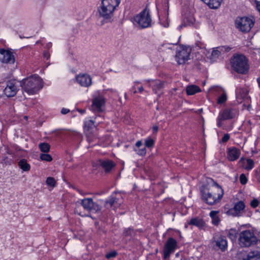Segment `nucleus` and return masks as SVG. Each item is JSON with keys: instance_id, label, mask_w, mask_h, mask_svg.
Returning <instances> with one entry per match:
<instances>
[{"instance_id": "39", "label": "nucleus", "mask_w": 260, "mask_h": 260, "mask_svg": "<svg viewBox=\"0 0 260 260\" xmlns=\"http://www.w3.org/2000/svg\"><path fill=\"white\" fill-rule=\"evenodd\" d=\"M40 158L42 160L51 161L52 159V156L48 154L42 153L40 154Z\"/></svg>"}, {"instance_id": "50", "label": "nucleus", "mask_w": 260, "mask_h": 260, "mask_svg": "<svg viewBox=\"0 0 260 260\" xmlns=\"http://www.w3.org/2000/svg\"><path fill=\"white\" fill-rule=\"evenodd\" d=\"M256 8L257 10L260 12V2H258L256 3Z\"/></svg>"}, {"instance_id": "24", "label": "nucleus", "mask_w": 260, "mask_h": 260, "mask_svg": "<svg viewBox=\"0 0 260 260\" xmlns=\"http://www.w3.org/2000/svg\"><path fill=\"white\" fill-rule=\"evenodd\" d=\"M136 231L131 228L125 229L123 232V238L125 239V242H127V239L130 240L135 237L136 235Z\"/></svg>"}, {"instance_id": "37", "label": "nucleus", "mask_w": 260, "mask_h": 260, "mask_svg": "<svg viewBox=\"0 0 260 260\" xmlns=\"http://www.w3.org/2000/svg\"><path fill=\"white\" fill-rule=\"evenodd\" d=\"M227 100V96L225 91H223V93L219 96L217 100V104H222L225 103Z\"/></svg>"}, {"instance_id": "8", "label": "nucleus", "mask_w": 260, "mask_h": 260, "mask_svg": "<svg viewBox=\"0 0 260 260\" xmlns=\"http://www.w3.org/2000/svg\"><path fill=\"white\" fill-rule=\"evenodd\" d=\"M135 24L141 28H144L150 26L151 19L149 13L146 10H143L139 15L134 17Z\"/></svg>"}, {"instance_id": "56", "label": "nucleus", "mask_w": 260, "mask_h": 260, "mask_svg": "<svg viewBox=\"0 0 260 260\" xmlns=\"http://www.w3.org/2000/svg\"><path fill=\"white\" fill-rule=\"evenodd\" d=\"M182 26H183V24H181V25H179V27H178L179 29H180L182 28Z\"/></svg>"}, {"instance_id": "48", "label": "nucleus", "mask_w": 260, "mask_h": 260, "mask_svg": "<svg viewBox=\"0 0 260 260\" xmlns=\"http://www.w3.org/2000/svg\"><path fill=\"white\" fill-rule=\"evenodd\" d=\"M43 56L45 58H46L47 59H48L50 57V54L48 52H44L43 53Z\"/></svg>"}, {"instance_id": "41", "label": "nucleus", "mask_w": 260, "mask_h": 260, "mask_svg": "<svg viewBox=\"0 0 260 260\" xmlns=\"http://www.w3.org/2000/svg\"><path fill=\"white\" fill-rule=\"evenodd\" d=\"M117 255V252L115 251H111V252L107 253L105 257L107 259H110L111 258L115 257Z\"/></svg>"}, {"instance_id": "7", "label": "nucleus", "mask_w": 260, "mask_h": 260, "mask_svg": "<svg viewBox=\"0 0 260 260\" xmlns=\"http://www.w3.org/2000/svg\"><path fill=\"white\" fill-rule=\"evenodd\" d=\"M254 23V21L247 17H237L235 20L236 28L243 32L249 31Z\"/></svg>"}, {"instance_id": "23", "label": "nucleus", "mask_w": 260, "mask_h": 260, "mask_svg": "<svg viewBox=\"0 0 260 260\" xmlns=\"http://www.w3.org/2000/svg\"><path fill=\"white\" fill-rule=\"evenodd\" d=\"M240 155V150L235 147L230 148L228 150V158L231 161L237 159Z\"/></svg>"}, {"instance_id": "18", "label": "nucleus", "mask_w": 260, "mask_h": 260, "mask_svg": "<svg viewBox=\"0 0 260 260\" xmlns=\"http://www.w3.org/2000/svg\"><path fill=\"white\" fill-rule=\"evenodd\" d=\"M248 94V91L246 88L237 87L236 89V98L239 103H242L243 100L248 101L249 96Z\"/></svg>"}, {"instance_id": "27", "label": "nucleus", "mask_w": 260, "mask_h": 260, "mask_svg": "<svg viewBox=\"0 0 260 260\" xmlns=\"http://www.w3.org/2000/svg\"><path fill=\"white\" fill-rule=\"evenodd\" d=\"M243 260H260V249L250 251Z\"/></svg>"}, {"instance_id": "21", "label": "nucleus", "mask_w": 260, "mask_h": 260, "mask_svg": "<svg viewBox=\"0 0 260 260\" xmlns=\"http://www.w3.org/2000/svg\"><path fill=\"white\" fill-rule=\"evenodd\" d=\"M99 165L104 169L106 173H109L115 167V164L109 159L99 160Z\"/></svg>"}, {"instance_id": "40", "label": "nucleus", "mask_w": 260, "mask_h": 260, "mask_svg": "<svg viewBox=\"0 0 260 260\" xmlns=\"http://www.w3.org/2000/svg\"><path fill=\"white\" fill-rule=\"evenodd\" d=\"M219 48L221 52V53H226V52H229L232 48L229 47V46H220V47H219Z\"/></svg>"}, {"instance_id": "33", "label": "nucleus", "mask_w": 260, "mask_h": 260, "mask_svg": "<svg viewBox=\"0 0 260 260\" xmlns=\"http://www.w3.org/2000/svg\"><path fill=\"white\" fill-rule=\"evenodd\" d=\"M228 236L232 241H236L237 238V231L233 229L230 230L228 232Z\"/></svg>"}, {"instance_id": "53", "label": "nucleus", "mask_w": 260, "mask_h": 260, "mask_svg": "<svg viewBox=\"0 0 260 260\" xmlns=\"http://www.w3.org/2000/svg\"><path fill=\"white\" fill-rule=\"evenodd\" d=\"M79 112H80L81 113L83 114L85 112V110H79Z\"/></svg>"}, {"instance_id": "14", "label": "nucleus", "mask_w": 260, "mask_h": 260, "mask_svg": "<svg viewBox=\"0 0 260 260\" xmlns=\"http://www.w3.org/2000/svg\"><path fill=\"white\" fill-rule=\"evenodd\" d=\"M6 86L4 89V93L7 97L14 96L17 92V87L15 81H8Z\"/></svg>"}, {"instance_id": "49", "label": "nucleus", "mask_w": 260, "mask_h": 260, "mask_svg": "<svg viewBox=\"0 0 260 260\" xmlns=\"http://www.w3.org/2000/svg\"><path fill=\"white\" fill-rule=\"evenodd\" d=\"M158 127L157 126L155 125V126H153V127H152V131H153V132L154 133H156L158 131Z\"/></svg>"}, {"instance_id": "9", "label": "nucleus", "mask_w": 260, "mask_h": 260, "mask_svg": "<svg viewBox=\"0 0 260 260\" xmlns=\"http://www.w3.org/2000/svg\"><path fill=\"white\" fill-rule=\"evenodd\" d=\"M191 48L189 47L181 46L176 51L175 59L179 64H184L189 59L191 52Z\"/></svg>"}, {"instance_id": "30", "label": "nucleus", "mask_w": 260, "mask_h": 260, "mask_svg": "<svg viewBox=\"0 0 260 260\" xmlns=\"http://www.w3.org/2000/svg\"><path fill=\"white\" fill-rule=\"evenodd\" d=\"M218 213V211H212L210 213V216L212 219V223L215 225L218 224L219 221V218L217 216Z\"/></svg>"}, {"instance_id": "47", "label": "nucleus", "mask_w": 260, "mask_h": 260, "mask_svg": "<svg viewBox=\"0 0 260 260\" xmlns=\"http://www.w3.org/2000/svg\"><path fill=\"white\" fill-rule=\"evenodd\" d=\"M70 110L68 109L62 108L61 110V113L62 114H66L69 113Z\"/></svg>"}, {"instance_id": "29", "label": "nucleus", "mask_w": 260, "mask_h": 260, "mask_svg": "<svg viewBox=\"0 0 260 260\" xmlns=\"http://www.w3.org/2000/svg\"><path fill=\"white\" fill-rule=\"evenodd\" d=\"M18 166L23 171H28L30 169V165L24 159H22L19 161Z\"/></svg>"}, {"instance_id": "22", "label": "nucleus", "mask_w": 260, "mask_h": 260, "mask_svg": "<svg viewBox=\"0 0 260 260\" xmlns=\"http://www.w3.org/2000/svg\"><path fill=\"white\" fill-rule=\"evenodd\" d=\"M95 129L96 128L92 120H90L85 122L84 131L86 133L88 141H90L89 137L93 134Z\"/></svg>"}, {"instance_id": "35", "label": "nucleus", "mask_w": 260, "mask_h": 260, "mask_svg": "<svg viewBox=\"0 0 260 260\" xmlns=\"http://www.w3.org/2000/svg\"><path fill=\"white\" fill-rule=\"evenodd\" d=\"M134 151L137 153V154L140 156H144L146 153V149L145 147H143L142 148H135Z\"/></svg>"}, {"instance_id": "34", "label": "nucleus", "mask_w": 260, "mask_h": 260, "mask_svg": "<svg viewBox=\"0 0 260 260\" xmlns=\"http://www.w3.org/2000/svg\"><path fill=\"white\" fill-rule=\"evenodd\" d=\"M221 54V52L219 48V47L216 48L215 49L213 50L212 52L211 55V59L214 60L218 58L219 55Z\"/></svg>"}, {"instance_id": "13", "label": "nucleus", "mask_w": 260, "mask_h": 260, "mask_svg": "<svg viewBox=\"0 0 260 260\" xmlns=\"http://www.w3.org/2000/svg\"><path fill=\"white\" fill-rule=\"evenodd\" d=\"M15 60L14 56L12 52L4 49H0V61L2 62L13 64Z\"/></svg>"}, {"instance_id": "60", "label": "nucleus", "mask_w": 260, "mask_h": 260, "mask_svg": "<svg viewBox=\"0 0 260 260\" xmlns=\"http://www.w3.org/2000/svg\"><path fill=\"white\" fill-rule=\"evenodd\" d=\"M8 153L11 154V153L9 151H8Z\"/></svg>"}, {"instance_id": "44", "label": "nucleus", "mask_w": 260, "mask_h": 260, "mask_svg": "<svg viewBox=\"0 0 260 260\" xmlns=\"http://www.w3.org/2000/svg\"><path fill=\"white\" fill-rule=\"evenodd\" d=\"M3 160L6 164H10L11 163V159H8L5 155L3 156Z\"/></svg>"}, {"instance_id": "15", "label": "nucleus", "mask_w": 260, "mask_h": 260, "mask_svg": "<svg viewBox=\"0 0 260 260\" xmlns=\"http://www.w3.org/2000/svg\"><path fill=\"white\" fill-rule=\"evenodd\" d=\"M245 207L244 203L240 201L235 203L234 207L230 209L228 213L233 216H240L243 212Z\"/></svg>"}, {"instance_id": "38", "label": "nucleus", "mask_w": 260, "mask_h": 260, "mask_svg": "<svg viewBox=\"0 0 260 260\" xmlns=\"http://www.w3.org/2000/svg\"><path fill=\"white\" fill-rule=\"evenodd\" d=\"M145 147H147L148 148L152 147L154 145V141L150 138H148L145 140Z\"/></svg>"}, {"instance_id": "58", "label": "nucleus", "mask_w": 260, "mask_h": 260, "mask_svg": "<svg viewBox=\"0 0 260 260\" xmlns=\"http://www.w3.org/2000/svg\"><path fill=\"white\" fill-rule=\"evenodd\" d=\"M20 38H23V37H22L21 36H20ZM24 38H25V37H24Z\"/></svg>"}, {"instance_id": "1", "label": "nucleus", "mask_w": 260, "mask_h": 260, "mask_svg": "<svg viewBox=\"0 0 260 260\" xmlns=\"http://www.w3.org/2000/svg\"><path fill=\"white\" fill-rule=\"evenodd\" d=\"M208 182L210 185L204 186L201 188L202 199L208 205H214L222 199L224 194L223 190L211 178L208 179Z\"/></svg>"}, {"instance_id": "59", "label": "nucleus", "mask_w": 260, "mask_h": 260, "mask_svg": "<svg viewBox=\"0 0 260 260\" xmlns=\"http://www.w3.org/2000/svg\"><path fill=\"white\" fill-rule=\"evenodd\" d=\"M24 118H25V119H27V116H25V117H24Z\"/></svg>"}, {"instance_id": "31", "label": "nucleus", "mask_w": 260, "mask_h": 260, "mask_svg": "<svg viewBox=\"0 0 260 260\" xmlns=\"http://www.w3.org/2000/svg\"><path fill=\"white\" fill-rule=\"evenodd\" d=\"M39 147L41 151L45 153L49 152L50 148V145L47 143H41L39 144Z\"/></svg>"}, {"instance_id": "45", "label": "nucleus", "mask_w": 260, "mask_h": 260, "mask_svg": "<svg viewBox=\"0 0 260 260\" xmlns=\"http://www.w3.org/2000/svg\"><path fill=\"white\" fill-rule=\"evenodd\" d=\"M230 139V135L228 134H224L223 137L222 138V141L223 142H227Z\"/></svg>"}, {"instance_id": "52", "label": "nucleus", "mask_w": 260, "mask_h": 260, "mask_svg": "<svg viewBox=\"0 0 260 260\" xmlns=\"http://www.w3.org/2000/svg\"><path fill=\"white\" fill-rule=\"evenodd\" d=\"M138 90L140 92H142L144 91V88L142 86H141L138 88Z\"/></svg>"}, {"instance_id": "4", "label": "nucleus", "mask_w": 260, "mask_h": 260, "mask_svg": "<svg viewBox=\"0 0 260 260\" xmlns=\"http://www.w3.org/2000/svg\"><path fill=\"white\" fill-rule=\"evenodd\" d=\"M233 70L238 73L246 74L249 70L248 60L246 57L241 54H235L231 59Z\"/></svg>"}, {"instance_id": "5", "label": "nucleus", "mask_w": 260, "mask_h": 260, "mask_svg": "<svg viewBox=\"0 0 260 260\" xmlns=\"http://www.w3.org/2000/svg\"><path fill=\"white\" fill-rule=\"evenodd\" d=\"M257 238L254 233L250 230L243 231L240 233L239 244L241 247H249L257 242Z\"/></svg>"}, {"instance_id": "6", "label": "nucleus", "mask_w": 260, "mask_h": 260, "mask_svg": "<svg viewBox=\"0 0 260 260\" xmlns=\"http://www.w3.org/2000/svg\"><path fill=\"white\" fill-rule=\"evenodd\" d=\"M123 203V198L119 192L115 191L105 201L104 207L107 209L115 210Z\"/></svg>"}, {"instance_id": "12", "label": "nucleus", "mask_w": 260, "mask_h": 260, "mask_svg": "<svg viewBox=\"0 0 260 260\" xmlns=\"http://www.w3.org/2000/svg\"><path fill=\"white\" fill-rule=\"evenodd\" d=\"M177 247V242L173 238H169L165 244L164 248L163 258L165 260L168 259L170 254L173 253Z\"/></svg>"}, {"instance_id": "51", "label": "nucleus", "mask_w": 260, "mask_h": 260, "mask_svg": "<svg viewBox=\"0 0 260 260\" xmlns=\"http://www.w3.org/2000/svg\"><path fill=\"white\" fill-rule=\"evenodd\" d=\"M51 46H52V43H50V42H49V43H48L46 45V47L47 49H49V48H50L51 47Z\"/></svg>"}, {"instance_id": "3", "label": "nucleus", "mask_w": 260, "mask_h": 260, "mask_svg": "<svg viewBox=\"0 0 260 260\" xmlns=\"http://www.w3.org/2000/svg\"><path fill=\"white\" fill-rule=\"evenodd\" d=\"M21 86L22 89L29 94H35L43 87L42 79L37 75H34L22 80Z\"/></svg>"}, {"instance_id": "54", "label": "nucleus", "mask_w": 260, "mask_h": 260, "mask_svg": "<svg viewBox=\"0 0 260 260\" xmlns=\"http://www.w3.org/2000/svg\"><path fill=\"white\" fill-rule=\"evenodd\" d=\"M188 225H189V224H188V221H187V222L186 223H185V225H184L185 228L186 229L188 228Z\"/></svg>"}, {"instance_id": "25", "label": "nucleus", "mask_w": 260, "mask_h": 260, "mask_svg": "<svg viewBox=\"0 0 260 260\" xmlns=\"http://www.w3.org/2000/svg\"><path fill=\"white\" fill-rule=\"evenodd\" d=\"M211 9H217L221 5L223 0H201Z\"/></svg>"}, {"instance_id": "43", "label": "nucleus", "mask_w": 260, "mask_h": 260, "mask_svg": "<svg viewBox=\"0 0 260 260\" xmlns=\"http://www.w3.org/2000/svg\"><path fill=\"white\" fill-rule=\"evenodd\" d=\"M258 204L259 201L256 199H254L250 202L251 206L254 208L257 207L258 206Z\"/></svg>"}, {"instance_id": "28", "label": "nucleus", "mask_w": 260, "mask_h": 260, "mask_svg": "<svg viewBox=\"0 0 260 260\" xmlns=\"http://www.w3.org/2000/svg\"><path fill=\"white\" fill-rule=\"evenodd\" d=\"M186 93L188 95H193L200 91L199 87L197 85H190L186 87Z\"/></svg>"}, {"instance_id": "17", "label": "nucleus", "mask_w": 260, "mask_h": 260, "mask_svg": "<svg viewBox=\"0 0 260 260\" xmlns=\"http://www.w3.org/2000/svg\"><path fill=\"white\" fill-rule=\"evenodd\" d=\"M76 78L77 82L82 86L88 87L91 85V78L86 74H79Z\"/></svg>"}, {"instance_id": "55", "label": "nucleus", "mask_w": 260, "mask_h": 260, "mask_svg": "<svg viewBox=\"0 0 260 260\" xmlns=\"http://www.w3.org/2000/svg\"><path fill=\"white\" fill-rule=\"evenodd\" d=\"M41 43V40H39V41H37L36 44H39V43Z\"/></svg>"}, {"instance_id": "36", "label": "nucleus", "mask_w": 260, "mask_h": 260, "mask_svg": "<svg viewBox=\"0 0 260 260\" xmlns=\"http://www.w3.org/2000/svg\"><path fill=\"white\" fill-rule=\"evenodd\" d=\"M46 184L51 187H54L56 185V182L54 178L52 177H49L47 178L46 180Z\"/></svg>"}, {"instance_id": "16", "label": "nucleus", "mask_w": 260, "mask_h": 260, "mask_svg": "<svg viewBox=\"0 0 260 260\" xmlns=\"http://www.w3.org/2000/svg\"><path fill=\"white\" fill-rule=\"evenodd\" d=\"M105 104V100L102 96L94 98L92 100L91 108L94 112H100L103 110V107Z\"/></svg>"}, {"instance_id": "32", "label": "nucleus", "mask_w": 260, "mask_h": 260, "mask_svg": "<svg viewBox=\"0 0 260 260\" xmlns=\"http://www.w3.org/2000/svg\"><path fill=\"white\" fill-rule=\"evenodd\" d=\"M254 166V162L252 159L250 158H247L246 159V161L244 165V168L247 170H251Z\"/></svg>"}, {"instance_id": "46", "label": "nucleus", "mask_w": 260, "mask_h": 260, "mask_svg": "<svg viewBox=\"0 0 260 260\" xmlns=\"http://www.w3.org/2000/svg\"><path fill=\"white\" fill-rule=\"evenodd\" d=\"M135 146L137 148L141 147V146H142V142L141 141H138L136 142Z\"/></svg>"}, {"instance_id": "11", "label": "nucleus", "mask_w": 260, "mask_h": 260, "mask_svg": "<svg viewBox=\"0 0 260 260\" xmlns=\"http://www.w3.org/2000/svg\"><path fill=\"white\" fill-rule=\"evenodd\" d=\"M237 115V111L234 109H225L219 113L217 118V125L218 127L222 126V121L234 118Z\"/></svg>"}, {"instance_id": "42", "label": "nucleus", "mask_w": 260, "mask_h": 260, "mask_svg": "<svg viewBox=\"0 0 260 260\" xmlns=\"http://www.w3.org/2000/svg\"><path fill=\"white\" fill-rule=\"evenodd\" d=\"M240 181L242 184H245L247 182V179L245 175L242 174L240 176Z\"/></svg>"}, {"instance_id": "10", "label": "nucleus", "mask_w": 260, "mask_h": 260, "mask_svg": "<svg viewBox=\"0 0 260 260\" xmlns=\"http://www.w3.org/2000/svg\"><path fill=\"white\" fill-rule=\"evenodd\" d=\"M81 205L85 210L93 213H98L102 209L101 206L94 202L91 198H85L82 200Z\"/></svg>"}, {"instance_id": "57", "label": "nucleus", "mask_w": 260, "mask_h": 260, "mask_svg": "<svg viewBox=\"0 0 260 260\" xmlns=\"http://www.w3.org/2000/svg\"><path fill=\"white\" fill-rule=\"evenodd\" d=\"M136 92H137V91H136V90L134 91V93H136Z\"/></svg>"}, {"instance_id": "19", "label": "nucleus", "mask_w": 260, "mask_h": 260, "mask_svg": "<svg viewBox=\"0 0 260 260\" xmlns=\"http://www.w3.org/2000/svg\"><path fill=\"white\" fill-rule=\"evenodd\" d=\"M149 84V86H152L153 91L155 94L159 95L161 92L160 90L164 87V83L159 80H151L147 81Z\"/></svg>"}, {"instance_id": "26", "label": "nucleus", "mask_w": 260, "mask_h": 260, "mask_svg": "<svg viewBox=\"0 0 260 260\" xmlns=\"http://www.w3.org/2000/svg\"><path fill=\"white\" fill-rule=\"evenodd\" d=\"M188 224L201 229L204 226L205 223L202 219L196 217L193 218L189 221H188Z\"/></svg>"}, {"instance_id": "2", "label": "nucleus", "mask_w": 260, "mask_h": 260, "mask_svg": "<svg viewBox=\"0 0 260 260\" xmlns=\"http://www.w3.org/2000/svg\"><path fill=\"white\" fill-rule=\"evenodd\" d=\"M120 0H102L98 8L99 16L105 22L113 21L114 11L120 3Z\"/></svg>"}, {"instance_id": "61", "label": "nucleus", "mask_w": 260, "mask_h": 260, "mask_svg": "<svg viewBox=\"0 0 260 260\" xmlns=\"http://www.w3.org/2000/svg\"><path fill=\"white\" fill-rule=\"evenodd\" d=\"M259 86H260V83H259Z\"/></svg>"}, {"instance_id": "20", "label": "nucleus", "mask_w": 260, "mask_h": 260, "mask_svg": "<svg viewBox=\"0 0 260 260\" xmlns=\"http://www.w3.org/2000/svg\"><path fill=\"white\" fill-rule=\"evenodd\" d=\"M214 238L216 246L222 251H224L228 245L225 237L222 235H217Z\"/></svg>"}]
</instances>
